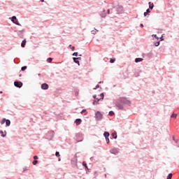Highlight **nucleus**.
<instances>
[{"mask_svg":"<svg viewBox=\"0 0 179 179\" xmlns=\"http://www.w3.org/2000/svg\"><path fill=\"white\" fill-rule=\"evenodd\" d=\"M146 12H147L148 13H150V8L147 9Z\"/></svg>","mask_w":179,"mask_h":179,"instance_id":"473e14b6","label":"nucleus"},{"mask_svg":"<svg viewBox=\"0 0 179 179\" xmlns=\"http://www.w3.org/2000/svg\"><path fill=\"white\" fill-rule=\"evenodd\" d=\"M144 16H148V13L147 12L144 13Z\"/></svg>","mask_w":179,"mask_h":179,"instance_id":"e433bc0d","label":"nucleus"},{"mask_svg":"<svg viewBox=\"0 0 179 179\" xmlns=\"http://www.w3.org/2000/svg\"><path fill=\"white\" fill-rule=\"evenodd\" d=\"M14 85L15 86V87H22V86H23V83L19 82V81H15L14 83Z\"/></svg>","mask_w":179,"mask_h":179,"instance_id":"20e7f679","label":"nucleus"},{"mask_svg":"<svg viewBox=\"0 0 179 179\" xmlns=\"http://www.w3.org/2000/svg\"><path fill=\"white\" fill-rule=\"evenodd\" d=\"M100 96H101V98H97L96 99V101H93V104H94V106H96V104H98V103H99V101H100V100H103V99H104V94H100Z\"/></svg>","mask_w":179,"mask_h":179,"instance_id":"f03ea898","label":"nucleus"},{"mask_svg":"<svg viewBox=\"0 0 179 179\" xmlns=\"http://www.w3.org/2000/svg\"><path fill=\"white\" fill-rule=\"evenodd\" d=\"M106 143L108 145V143H110V138H108V137H106Z\"/></svg>","mask_w":179,"mask_h":179,"instance_id":"4be33fe9","label":"nucleus"},{"mask_svg":"<svg viewBox=\"0 0 179 179\" xmlns=\"http://www.w3.org/2000/svg\"><path fill=\"white\" fill-rule=\"evenodd\" d=\"M26 69H27V66H22L21 69L22 71H26Z\"/></svg>","mask_w":179,"mask_h":179,"instance_id":"393cba45","label":"nucleus"},{"mask_svg":"<svg viewBox=\"0 0 179 179\" xmlns=\"http://www.w3.org/2000/svg\"><path fill=\"white\" fill-rule=\"evenodd\" d=\"M47 61H48V62L51 63V62H52V58L49 57V58H48Z\"/></svg>","mask_w":179,"mask_h":179,"instance_id":"412c9836","label":"nucleus"},{"mask_svg":"<svg viewBox=\"0 0 179 179\" xmlns=\"http://www.w3.org/2000/svg\"><path fill=\"white\" fill-rule=\"evenodd\" d=\"M173 178V174L172 173H169L168 177H167V179H171Z\"/></svg>","mask_w":179,"mask_h":179,"instance_id":"aec40b11","label":"nucleus"},{"mask_svg":"<svg viewBox=\"0 0 179 179\" xmlns=\"http://www.w3.org/2000/svg\"><path fill=\"white\" fill-rule=\"evenodd\" d=\"M171 117V118H177V114H173Z\"/></svg>","mask_w":179,"mask_h":179,"instance_id":"a878e982","label":"nucleus"},{"mask_svg":"<svg viewBox=\"0 0 179 179\" xmlns=\"http://www.w3.org/2000/svg\"><path fill=\"white\" fill-rule=\"evenodd\" d=\"M102 17H106V14H101Z\"/></svg>","mask_w":179,"mask_h":179,"instance_id":"c9c22d12","label":"nucleus"},{"mask_svg":"<svg viewBox=\"0 0 179 179\" xmlns=\"http://www.w3.org/2000/svg\"><path fill=\"white\" fill-rule=\"evenodd\" d=\"M99 87H100V85H97L96 86V88H94V89L96 90V89H97V88H99Z\"/></svg>","mask_w":179,"mask_h":179,"instance_id":"f704fd0d","label":"nucleus"},{"mask_svg":"<svg viewBox=\"0 0 179 179\" xmlns=\"http://www.w3.org/2000/svg\"><path fill=\"white\" fill-rule=\"evenodd\" d=\"M71 50H72V51H74V50H75V47L73 46V47L71 48Z\"/></svg>","mask_w":179,"mask_h":179,"instance_id":"4c0bfd02","label":"nucleus"},{"mask_svg":"<svg viewBox=\"0 0 179 179\" xmlns=\"http://www.w3.org/2000/svg\"><path fill=\"white\" fill-rule=\"evenodd\" d=\"M111 153H113L114 155H115L116 153H118V151L116 149H112L110 150Z\"/></svg>","mask_w":179,"mask_h":179,"instance_id":"4468645a","label":"nucleus"},{"mask_svg":"<svg viewBox=\"0 0 179 179\" xmlns=\"http://www.w3.org/2000/svg\"><path fill=\"white\" fill-rule=\"evenodd\" d=\"M113 114H114V112H113V111L109 112V115H113Z\"/></svg>","mask_w":179,"mask_h":179,"instance_id":"2f4dec72","label":"nucleus"},{"mask_svg":"<svg viewBox=\"0 0 179 179\" xmlns=\"http://www.w3.org/2000/svg\"><path fill=\"white\" fill-rule=\"evenodd\" d=\"M37 163H38V161L37 160H34L33 161L32 164H34V166H36V164H37Z\"/></svg>","mask_w":179,"mask_h":179,"instance_id":"5701e85b","label":"nucleus"},{"mask_svg":"<svg viewBox=\"0 0 179 179\" xmlns=\"http://www.w3.org/2000/svg\"><path fill=\"white\" fill-rule=\"evenodd\" d=\"M121 102L122 103H124L125 104H129L131 102L129 101H128L127 99L125 98H122L121 99Z\"/></svg>","mask_w":179,"mask_h":179,"instance_id":"423d86ee","label":"nucleus"},{"mask_svg":"<svg viewBox=\"0 0 179 179\" xmlns=\"http://www.w3.org/2000/svg\"><path fill=\"white\" fill-rule=\"evenodd\" d=\"M117 107L119 108V110H122V108H124V107L122 106V105H121V103H117L116 104Z\"/></svg>","mask_w":179,"mask_h":179,"instance_id":"1a4fd4ad","label":"nucleus"},{"mask_svg":"<svg viewBox=\"0 0 179 179\" xmlns=\"http://www.w3.org/2000/svg\"><path fill=\"white\" fill-rule=\"evenodd\" d=\"M73 61H74V62H75L76 64H78V65H80V64H79V62H78V59H76V57H73Z\"/></svg>","mask_w":179,"mask_h":179,"instance_id":"2eb2a0df","label":"nucleus"},{"mask_svg":"<svg viewBox=\"0 0 179 179\" xmlns=\"http://www.w3.org/2000/svg\"><path fill=\"white\" fill-rule=\"evenodd\" d=\"M0 134H1V136H3V138H5V135L3 134V131H0Z\"/></svg>","mask_w":179,"mask_h":179,"instance_id":"bb28decb","label":"nucleus"},{"mask_svg":"<svg viewBox=\"0 0 179 179\" xmlns=\"http://www.w3.org/2000/svg\"><path fill=\"white\" fill-rule=\"evenodd\" d=\"M112 136L114 139H117V133H113Z\"/></svg>","mask_w":179,"mask_h":179,"instance_id":"dca6fc26","label":"nucleus"},{"mask_svg":"<svg viewBox=\"0 0 179 179\" xmlns=\"http://www.w3.org/2000/svg\"><path fill=\"white\" fill-rule=\"evenodd\" d=\"M103 136H105V138H108V136H110V133L105 131Z\"/></svg>","mask_w":179,"mask_h":179,"instance_id":"f8f14e48","label":"nucleus"},{"mask_svg":"<svg viewBox=\"0 0 179 179\" xmlns=\"http://www.w3.org/2000/svg\"><path fill=\"white\" fill-rule=\"evenodd\" d=\"M73 55L74 57H78V52H74V53L73 54Z\"/></svg>","mask_w":179,"mask_h":179,"instance_id":"7c9ffc66","label":"nucleus"},{"mask_svg":"<svg viewBox=\"0 0 179 179\" xmlns=\"http://www.w3.org/2000/svg\"><path fill=\"white\" fill-rule=\"evenodd\" d=\"M6 127H9V125H10V120H6Z\"/></svg>","mask_w":179,"mask_h":179,"instance_id":"ddd939ff","label":"nucleus"},{"mask_svg":"<svg viewBox=\"0 0 179 179\" xmlns=\"http://www.w3.org/2000/svg\"><path fill=\"white\" fill-rule=\"evenodd\" d=\"M148 5H149V9H153V8L155 7V5L153 4V3L152 2H149L148 3Z\"/></svg>","mask_w":179,"mask_h":179,"instance_id":"6e6552de","label":"nucleus"},{"mask_svg":"<svg viewBox=\"0 0 179 179\" xmlns=\"http://www.w3.org/2000/svg\"><path fill=\"white\" fill-rule=\"evenodd\" d=\"M55 156H57V157H59V152H56Z\"/></svg>","mask_w":179,"mask_h":179,"instance_id":"cd10ccee","label":"nucleus"},{"mask_svg":"<svg viewBox=\"0 0 179 179\" xmlns=\"http://www.w3.org/2000/svg\"><path fill=\"white\" fill-rule=\"evenodd\" d=\"M141 27H143V24H140Z\"/></svg>","mask_w":179,"mask_h":179,"instance_id":"ea45409f","label":"nucleus"},{"mask_svg":"<svg viewBox=\"0 0 179 179\" xmlns=\"http://www.w3.org/2000/svg\"><path fill=\"white\" fill-rule=\"evenodd\" d=\"M41 2H44V0H41Z\"/></svg>","mask_w":179,"mask_h":179,"instance_id":"79ce46f5","label":"nucleus"},{"mask_svg":"<svg viewBox=\"0 0 179 179\" xmlns=\"http://www.w3.org/2000/svg\"><path fill=\"white\" fill-rule=\"evenodd\" d=\"M152 36L155 37V38H157V35H156V34H153Z\"/></svg>","mask_w":179,"mask_h":179,"instance_id":"72a5a7b5","label":"nucleus"},{"mask_svg":"<svg viewBox=\"0 0 179 179\" xmlns=\"http://www.w3.org/2000/svg\"><path fill=\"white\" fill-rule=\"evenodd\" d=\"M143 61V58H136L135 59V62H142Z\"/></svg>","mask_w":179,"mask_h":179,"instance_id":"9b49d317","label":"nucleus"},{"mask_svg":"<svg viewBox=\"0 0 179 179\" xmlns=\"http://www.w3.org/2000/svg\"><path fill=\"white\" fill-rule=\"evenodd\" d=\"M94 99H96V95H94Z\"/></svg>","mask_w":179,"mask_h":179,"instance_id":"37998d69","label":"nucleus"},{"mask_svg":"<svg viewBox=\"0 0 179 179\" xmlns=\"http://www.w3.org/2000/svg\"><path fill=\"white\" fill-rule=\"evenodd\" d=\"M108 14L110 15V9L108 10Z\"/></svg>","mask_w":179,"mask_h":179,"instance_id":"58836bf2","label":"nucleus"},{"mask_svg":"<svg viewBox=\"0 0 179 179\" xmlns=\"http://www.w3.org/2000/svg\"><path fill=\"white\" fill-rule=\"evenodd\" d=\"M34 160H37V159H38V157H37V155H35V156H34Z\"/></svg>","mask_w":179,"mask_h":179,"instance_id":"c756f323","label":"nucleus"},{"mask_svg":"<svg viewBox=\"0 0 179 179\" xmlns=\"http://www.w3.org/2000/svg\"><path fill=\"white\" fill-rule=\"evenodd\" d=\"M83 165L85 167L87 168V164H86V162H83Z\"/></svg>","mask_w":179,"mask_h":179,"instance_id":"c85d7f7f","label":"nucleus"},{"mask_svg":"<svg viewBox=\"0 0 179 179\" xmlns=\"http://www.w3.org/2000/svg\"><path fill=\"white\" fill-rule=\"evenodd\" d=\"M59 161H61V159H60V158H59Z\"/></svg>","mask_w":179,"mask_h":179,"instance_id":"c03bdc74","label":"nucleus"},{"mask_svg":"<svg viewBox=\"0 0 179 179\" xmlns=\"http://www.w3.org/2000/svg\"><path fill=\"white\" fill-rule=\"evenodd\" d=\"M25 45H26V39L22 41V42L21 43V47H22V48H24Z\"/></svg>","mask_w":179,"mask_h":179,"instance_id":"9d476101","label":"nucleus"},{"mask_svg":"<svg viewBox=\"0 0 179 179\" xmlns=\"http://www.w3.org/2000/svg\"><path fill=\"white\" fill-rule=\"evenodd\" d=\"M95 118L96 121H100L101 120H103V114H101L100 111H97L95 114Z\"/></svg>","mask_w":179,"mask_h":179,"instance_id":"f257e3e1","label":"nucleus"},{"mask_svg":"<svg viewBox=\"0 0 179 179\" xmlns=\"http://www.w3.org/2000/svg\"><path fill=\"white\" fill-rule=\"evenodd\" d=\"M75 122H76V125H80V124L82 123V120L76 119Z\"/></svg>","mask_w":179,"mask_h":179,"instance_id":"0eeeda50","label":"nucleus"},{"mask_svg":"<svg viewBox=\"0 0 179 179\" xmlns=\"http://www.w3.org/2000/svg\"><path fill=\"white\" fill-rule=\"evenodd\" d=\"M155 47H159V45H160V42H156L155 43Z\"/></svg>","mask_w":179,"mask_h":179,"instance_id":"b1692460","label":"nucleus"},{"mask_svg":"<svg viewBox=\"0 0 179 179\" xmlns=\"http://www.w3.org/2000/svg\"><path fill=\"white\" fill-rule=\"evenodd\" d=\"M0 93L1 94V93H2V91H1Z\"/></svg>","mask_w":179,"mask_h":179,"instance_id":"a18cd8bd","label":"nucleus"},{"mask_svg":"<svg viewBox=\"0 0 179 179\" xmlns=\"http://www.w3.org/2000/svg\"><path fill=\"white\" fill-rule=\"evenodd\" d=\"M83 113H85V115H87V112L86 111V109H83L81 112V114H83Z\"/></svg>","mask_w":179,"mask_h":179,"instance_id":"a211bd4d","label":"nucleus"},{"mask_svg":"<svg viewBox=\"0 0 179 179\" xmlns=\"http://www.w3.org/2000/svg\"><path fill=\"white\" fill-rule=\"evenodd\" d=\"M11 20L13 23H15V24H17V26H20V24L19 23V21H17V18H16L15 16H13Z\"/></svg>","mask_w":179,"mask_h":179,"instance_id":"7ed1b4c3","label":"nucleus"},{"mask_svg":"<svg viewBox=\"0 0 179 179\" xmlns=\"http://www.w3.org/2000/svg\"><path fill=\"white\" fill-rule=\"evenodd\" d=\"M5 122H6V119H3L1 121V125H3V124H5Z\"/></svg>","mask_w":179,"mask_h":179,"instance_id":"f3484780","label":"nucleus"},{"mask_svg":"<svg viewBox=\"0 0 179 179\" xmlns=\"http://www.w3.org/2000/svg\"><path fill=\"white\" fill-rule=\"evenodd\" d=\"M76 59H77V60L78 59H82V58H80V57H76Z\"/></svg>","mask_w":179,"mask_h":179,"instance_id":"a19ab883","label":"nucleus"},{"mask_svg":"<svg viewBox=\"0 0 179 179\" xmlns=\"http://www.w3.org/2000/svg\"><path fill=\"white\" fill-rule=\"evenodd\" d=\"M48 87H50V86L47 83H43L41 85V89L43 90H48Z\"/></svg>","mask_w":179,"mask_h":179,"instance_id":"39448f33","label":"nucleus"},{"mask_svg":"<svg viewBox=\"0 0 179 179\" xmlns=\"http://www.w3.org/2000/svg\"><path fill=\"white\" fill-rule=\"evenodd\" d=\"M110 64H114L115 62V58L114 59H110Z\"/></svg>","mask_w":179,"mask_h":179,"instance_id":"6ab92c4d","label":"nucleus"}]
</instances>
